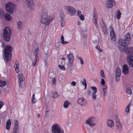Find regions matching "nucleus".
Listing matches in <instances>:
<instances>
[{"instance_id": "1", "label": "nucleus", "mask_w": 133, "mask_h": 133, "mask_svg": "<svg viewBox=\"0 0 133 133\" xmlns=\"http://www.w3.org/2000/svg\"><path fill=\"white\" fill-rule=\"evenodd\" d=\"M118 48L121 51L124 50L128 54L127 57L128 63L130 65L133 66V47L126 48L128 44H129L125 41V40L121 38H119L118 41Z\"/></svg>"}, {"instance_id": "2", "label": "nucleus", "mask_w": 133, "mask_h": 133, "mask_svg": "<svg viewBox=\"0 0 133 133\" xmlns=\"http://www.w3.org/2000/svg\"><path fill=\"white\" fill-rule=\"evenodd\" d=\"M42 13L41 17L40 22L46 26L49 25L52 22L53 19L52 16L48 15V12L47 9L42 10Z\"/></svg>"}, {"instance_id": "3", "label": "nucleus", "mask_w": 133, "mask_h": 133, "mask_svg": "<svg viewBox=\"0 0 133 133\" xmlns=\"http://www.w3.org/2000/svg\"><path fill=\"white\" fill-rule=\"evenodd\" d=\"M12 50V47L9 45H7L4 51L5 61L8 64L10 63V57Z\"/></svg>"}, {"instance_id": "4", "label": "nucleus", "mask_w": 133, "mask_h": 133, "mask_svg": "<svg viewBox=\"0 0 133 133\" xmlns=\"http://www.w3.org/2000/svg\"><path fill=\"white\" fill-rule=\"evenodd\" d=\"M3 32L2 33V36L4 40L6 42L9 41L10 39L12 31L10 28L6 27L3 29Z\"/></svg>"}, {"instance_id": "5", "label": "nucleus", "mask_w": 133, "mask_h": 133, "mask_svg": "<svg viewBox=\"0 0 133 133\" xmlns=\"http://www.w3.org/2000/svg\"><path fill=\"white\" fill-rule=\"evenodd\" d=\"M5 6L6 11L10 14H12L16 10L15 5L11 2H8Z\"/></svg>"}, {"instance_id": "6", "label": "nucleus", "mask_w": 133, "mask_h": 133, "mask_svg": "<svg viewBox=\"0 0 133 133\" xmlns=\"http://www.w3.org/2000/svg\"><path fill=\"white\" fill-rule=\"evenodd\" d=\"M51 131L52 133H64L63 130L57 123L52 127Z\"/></svg>"}, {"instance_id": "7", "label": "nucleus", "mask_w": 133, "mask_h": 133, "mask_svg": "<svg viewBox=\"0 0 133 133\" xmlns=\"http://www.w3.org/2000/svg\"><path fill=\"white\" fill-rule=\"evenodd\" d=\"M39 50L38 48H36L33 50V54L35 56L34 61L32 62L33 66H35L39 57Z\"/></svg>"}, {"instance_id": "8", "label": "nucleus", "mask_w": 133, "mask_h": 133, "mask_svg": "<svg viewBox=\"0 0 133 133\" xmlns=\"http://www.w3.org/2000/svg\"><path fill=\"white\" fill-rule=\"evenodd\" d=\"M64 9L66 12L71 16L74 15L76 12V10L71 6H65L64 7Z\"/></svg>"}, {"instance_id": "9", "label": "nucleus", "mask_w": 133, "mask_h": 133, "mask_svg": "<svg viewBox=\"0 0 133 133\" xmlns=\"http://www.w3.org/2000/svg\"><path fill=\"white\" fill-rule=\"evenodd\" d=\"M18 76L19 86L21 88H23L24 86V77L23 75L21 74H19Z\"/></svg>"}, {"instance_id": "10", "label": "nucleus", "mask_w": 133, "mask_h": 133, "mask_svg": "<svg viewBox=\"0 0 133 133\" xmlns=\"http://www.w3.org/2000/svg\"><path fill=\"white\" fill-rule=\"evenodd\" d=\"M67 57L69 61L68 64V66H72L74 60V57L72 53L70 52L69 54L67 55Z\"/></svg>"}, {"instance_id": "11", "label": "nucleus", "mask_w": 133, "mask_h": 133, "mask_svg": "<svg viewBox=\"0 0 133 133\" xmlns=\"http://www.w3.org/2000/svg\"><path fill=\"white\" fill-rule=\"evenodd\" d=\"M92 16L93 17L92 19L93 22L96 26V29H98V24L97 22L98 15L97 12L95 11H94L92 13Z\"/></svg>"}, {"instance_id": "12", "label": "nucleus", "mask_w": 133, "mask_h": 133, "mask_svg": "<svg viewBox=\"0 0 133 133\" xmlns=\"http://www.w3.org/2000/svg\"><path fill=\"white\" fill-rule=\"evenodd\" d=\"M121 71L120 68L117 67L115 70V79L116 81H118L120 79Z\"/></svg>"}, {"instance_id": "13", "label": "nucleus", "mask_w": 133, "mask_h": 133, "mask_svg": "<svg viewBox=\"0 0 133 133\" xmlns=\"http://www.w3.org/2000/svg\"><path fill=\"white\" fill-rule=\"evenodd\" d=\"M110 37L111 39L113 41H115L116 35L115 32L114 30V28L111 25L110 26Z\"/></svg>"}, {"instance_id": "14", "label": "nucleus", "mask_w": 133, "mask_h": 133, "mask_svg": "<svg viewBox=\"0 0 133 133\" xmlns=\"http://www.w3.org/2000/svg\"><path fill=\"white\" fill-rule=\"evenodd\" d=\"M94 117H89L87 120V124L91 127H94L96 124L95 123L93 122L94 119H95Z\"/></svg>"}, {"instance_id": "15", "label": "nucleus", "mask_w": 133, "mask_h": 133, "mask_svg": "<svg viewBox=\"0 0 133 133\" xmlns=\"http://www.w3.org/2000/svg\"><path fill=\"white\" fill-rule=\"evenodd\" d=\"M77 103L81 106H84L87 104L86 101L83 98H79L77 101Z\"/></svg>"}, {"instance_id": "16", "label": "nucleus", "mask_w": 133, "mask_h": 133, "mask_svg": "<svg viewBox=\"0 0 133 133\" xmlns=\"http://www.w3.org/2000/svg\"><path fill=\"white\" fill-rule=\"evenodd\" d=\"M14 126L13 128L12 133H17L19 128V123L17 120H16L15 121Z\"/></svg>"}, {"instance_id": "17", "label": "nucleus", "mask_w": 133, "mask_h": 133, "mask_svg": "<svg viewBox=\"0 0 133 133\" xmlns=\"http://www.w3.org/2000/svg\"><path fill=\"white\" fill-rule=\"evenodd\" d=\"M25 2L28 6L30 9H31L34 4L33 0H28L26 1Z\"/></svg>"}, {"instance_id": "18", "label": "nucleus", "mask_w": 133, "mask_h": 133, "mask_svg": "<svg viewBox=\"0 0 133 133\" xmlns=\"http://www.w3.org/2000/svg\"><path fill=\"white\" fill-rule=\"evenodd\" d=\"M116 125L117 130L119 132L121 131L122 130V125L119 120L116 121Z\"/></svg>"}, {"instance_id": "19", "label": "nucleus", "mask_w": 133, "mask_h": 133, "mask_svg": "<svg viewBox=\"0 0 133 133\" xmlns=\"http://www.w3.org/2000/svg\"><path fill=\"white\" fill-rule=\"evenodd\" d=\"M125 39L124 40H125V41L129 44H130L131 41V36L130 34L128 33L124 37Z\"/></svg>"}, {"instance_id": "20", "label": "nucleus", "mask_w": 133, "mask_h": 133, "mask_svg": "<svg viewBox=\"0 0 133 133\" xmlns=\"http://www.w3.org/2000/svg\"><path fill=\"white\" fill-rule=\"evenodd\" d=\"M60 16L61 17V26L62 27H64L65 25V17L62 14H61Z\"/></svg>"}, {"instance_id": "21", "label": "nucleus", "mask_w": 133, "mask_h": 133, "mask_svg": "<svg viewBox=\"0 0 133 133\" xmlns=\"http://www.w3.org/2000/svg\"><path fill=\"white\" fill-rule=\"evenodd\" d=\"M108 3L107 4V6L108 8H110L112 7L113 6L116 5V3L114 1L108 0Z\"/></svg>"}, {"instance_id": "22", "label": "nucleus", "mask_w": 133, "mask_h": 133, "mask_svg": "<svg viewBox=\"0 0 133 133\" xmlns=\"http://www.w3.org/2000/svg\"><path fill=\"white\" fill-rule=\"evenodd\" d=\"M129 67H123L122 72L125 75H127L129 73Z\"/></svg>"}, {"instance_id": "23", "label": "nucleus", "mask_w": 133, "mask_h": 133, "mask_svg": "<svg viewBox=\"0 0 133 133\" xmlns=\"http://www.w3.org/2000/svg\"><path fill=\"white\" fill-rule=\"evenodd\" d=\"M77 14L78 16L80 18L81 20L83 21L84 19V16L82 15L81 12L80 10H78L77 11Z\"/></svg>"}, {"instance_id": "24", "label": "nucleus", "mask_w": 133, "mask_h": 133, "mask_svg": "<svg viewBox=\"0 0 133 133\" xmlns=\"http://www.w3.org/2000/svg\"><path fill=\"white\" fill-rule=\"evenodd\" d=\"M114 125V122L112 120L110 119H109L108 120L107 125L109 127L111 128L113 127Z\"/></svg>"}, {"instance_id": "25", "label": "nucleus", "mask_w": 133, "mask_h": 133, "mask_svg": "<svg viewBox=\"0 0 133 133\" xmlns=\"http://www.w3.org/2000/svg\"><path fill=\"white\" fill-rule=\"evenodd\" d=\"M11 124V121H10V119H9L6 122V129L8 130H9L10 129V126Z\"/></svg>"}, {"instance_id": "26", "label": "nucleus", "mask_w": 133, "mask_h": 133, "mask_svg": "<svg viewBox=\"0 0 133 133\" xmlns=\"http://www.w3.org/2000/svg\"><path fill=\"white\" fill-rule=\"evenodd\" d=\"M71 103L68 100L65 101L63 104V107L65 108H68L69 105H70Z\"/></svg>"}, {"instance_id": "27", "label": "nucleus", "mask_w": 133, "mask_h": 133, "mask_svg": "<svg viewBox=\"0 0 133 133\" xmlns=\"http://www.w3.org/2000/svg\"><path fill=\"white\" fill-rule=\"evenodd\" d=\"M5 19L8 21H9L11 18L10 16L8 14H5L4 16Z\"/></svg>"}, {"instance_id": "28", "label": "nucleus", "mask_w": 133, "mask_h": 133, "mask_svg": "<svg viewBox=\"0 0 133 133\" xmlns=\"http://www.w3.org/2000/svg\"><path fill=\"white\" fill-rule=\"evenodd\" d=\"M4 12L2 9L0 8V18H3L4 15Z\"/></svg>"}, {"instance_id": "29", "label": "nucleus", "mask_w": 133, "mask_h": 133, "mask_svg": "<svg viewBox=\"0 0 133 133\" xmlns=\"http://www.w3.org/2000/svg\"><path fill=\"white\" fill-rule=\"evenodd\" d=\"M44 51V55L45 56L46 58L47 59L48 57V49H45L44 48L43 49Z\"/></svg>"}, {"instance_id": "30", "label": "nucleus", "mask_w": 133, "mask_h": 133, "mask_svg": "<svg viewBox=\"0 0 133 133\" xmlns=\"http://www.w3.org/2000/svg\"><path fill=\"white\" fill-rule=\"evenodd\" d=\"M22 22L20 21H18L17 23V24L18 28L19 29H21L22 27Z\"/></svg>"}, {"instance_id": "31", "label": "nucleus", "mask_w": 133, "mask_h": 133, "mask_svg": "<svg viewBox=\"0 0 133 133\" xmlns=\"http://www.w3.org/2000/svg\"><path fill=\"white\" fill-rule=\"evenodd\" d=\"M6 83L5 81H2L0 80V87H4Z\"/></svg>"}, {"instance_id": "32", "label": "nucleus", "mask_w": 133, "mask_h": 133, "mask_svg": "<svg viewBox=\"0 0 133 133\" xmlns=\"http://www.w3.org/2000/svg\"><path fill=\"white\" fill-rule=\"evenodd\" d=\"M126 92L127 94L131 95L132 92L131 89L130 88H128L126 90Z\"/></svg>"}, {"instance_id": "33", "label": "nucleus", "mask_w": 133, "mask_h": 133, "mask_svg": "<svg viewBox=\"0 0 133 133\" xmlns=\"http://www.w3.org/2000/svg\"><path fill=\"white\" fill-rule=\"evenodd\" d=\"M36 102V99L35 98V95L34 94L32 95V103L33 104Z\"/></svg>"}, {"instance_id": "34", "label": "nucleus", "mask_w": 133, "mask_h": 133, "mask_svg": "<svg viewBox=\"0 0 133 133\" xmlns=\"http://www.w3.org/2000/svg\"><path fill=\"white\" fill-rule=\"evenodd\" d=\"M121 13L119 10H118L117 12V17L118 19H120Z\"/></svg>"}, {"instance_id": "35", "label": "nucleus", "mask_w": 133, "mask_h": 133, "mask_svg": "<svg viewBox=\"0 0 133 133\" xmlns=\"http://www.w3.org/2000/svg\"><path fill=\"white\" fill-rule=\"evenodd\" d=\"M45 111H46L45 115L46 116H47L48 113H50L51 112H52L54 113V112L53 110H51V111H50L48 109L46 108V109H45Z\"/></svg>"}, {"instance_id": "36", "label": "nucleus", "mask_w": 133, "mask_h": 133, "mask_svg": "<svg viewBox=\"0 0 133 133\" xmlns=\"http://www.w3.org/2000/svg\"><path fill=\"white\" fill-rule=\"evenodd\" d=\"M91 89L94 90L93 93H96L97 92V89L96 87L95 86H91Z\"/></svg>"}, {"instance_id": "37", "label": "nucleus", "mask_w": 133, "mask_h": 133, "mask_svg": "<svg viewBox=\"0 0 133 133\" xmlns=\"http://www.w3.org/2000/svg\"><path fill=\"white\" fill-rule=\"evenodd\" d=\"M82 84L83 85L85 86V89L86 88L87 84L86 80L84 78L83 81L82 82Z\"/></svg>"}, {"instance_id": "38", "label": "nucleus", "mask_w": 133, "mask_h": 133, "mask_svg": "<svg viewBox=\"0 0 133 133\" xmlns=\"http://www.w3.org/2000/svg\"><path fill=\"white\" fill-rule=\"evenodd\" d=\"M100 74L102 77L103 78H105V76L104 74L103 70H101Z\"/></svg>"}, {"instance_id": "39", "label": "nucleus", "mask_w": 133, "mask_h": 133, "mask_svg": "<svg viewBox=\"0 0 133 133\" xmlns=\"http://www.w3.org/2000/svg\"><path fill=\"white\" fill-rule=\"evenodd\" d=\"M78 59H79L80 61V62L82 64H83L84 63V61L81 57H77Z\"/></svg>"}, {"instance_id": "40", "label": "nucleus", "mask_w": 133, "mask_h": 133, "mask_svg": "<svg viewBox=\"0 0 133 133\" xmlns=\"http://www.w3.org/2000/svg\"><path fill=\"white\" fill-rule=\"evenodd\" d=\"M52 84L53 85H55L56 83V79L55 78H52Z\"/></svg>"}, {"instance_id": "41", "label": "nucleus", "mask_w": 133, "mask_h": 133, "mask_svg": "<svg viewBox=\"0 0 133 133\" xmlns=\"http://www.w3.org/2000/svg\"><path fill=\"white\" fill-rule=\"evenodd\" d=\"M103 91V96H105L107 94V89H102Z\"/></svg>"}, {"instance_id": "42", "label": "nucleus", "mask_w": 133, "mask_h": 133, "mask_svg": "<svg viewBox=\"0 0 133 133\" xmlns=\"http://www.w3.org/2000/svg\"><path fill=\"white\" fill-rule=\"evenodd\" d=\"M96 48L100 52H102V49L100 48V47L98 45H97L96 46Z\"/></svg>"}, {"instance_id": "43", "label": "nucleus", "mask_w": 133, "mask_h": 133, "mask_svg": "<svg viewBox=\"0 0 133 133\" xmlns=\"http://www.w3.org/2000/svg\"><path fill=\"white\" fill-rule=\"evenodd\" d=\"M96 93H92V98L94 100H95L96 98Z\"/></svg>"}, {"instance_id": "44", "label": "nucleus", "mask_w": 133, "mask_h": 133, "mask_svg": "<svg viewBox=\"0 0 133 133\" xmlns=\"http://www.w3.org/2000/svg\"><path fill=\"white\" fill-rule=\"evenodd\" d=\"M130 106V105L128 104L125 110L126 112L127 113H128L129 111V107Z\"/></svg>"}, {"instance_id": "45", "label": "nucleus", "mask_w": 133, "mask_h": 133, "mask_svg": "<svg viewBox=\"0 0 133 133\" xmlns=\"http://www.w3.org/2000/svg\"><path fill=\"white\" fill-rule=\"evenodd\" d=\"M100 25L102 27H104V26H105V24L104 23V21L103 20H102L101 21V22H100Z\"/></svg>"}, {"instance_id": "46", "label": "nucleus", "mask_w": 133, "mask_h": 133, "mask_svg": "<svg viewBox=\"0 0 133 133\" xmlns=\"http://www.w3.org/2000/svg\"><path fill=\"white\" fill-rule=\"evenodd\" d=\"M15 68V70L17 73H18L19 72V67H14Z\"/></svg>"}, {"instance_id": "47", "label": "nucleus", "mask_w": 133, "mask_h": 133, "mask_svg": "<svg viewBox=\"0 0 133 133\" xmlns=\"http://www.w3.org/2000/svg\"><path fill=\"white\" fill-rule=\"evenodd\" d=\"M61 44H63V43L64 41V37L62 35L61 37Z\"/></svg>"}, {"instance_id": "48", "label": "nucleus", "mask_w": 133, "mask_h": 133, "mask_svg": "<svg viewBox=\"0 0 133 133\" xmlns=\"http://www.w3.org/2000/svg\"><path fill=\"white\" fill-rule=\"evenodd\" d=\"M105 81L103 79H102L101 81V84L102 85H104L105 84Z\"/></svg>"}, {"instance_id": "49", "label": "nucleus", "mask_w": 133, "mask_h": 133, "mask_svg": "<svg viewBox=\"0 0 133 133\" xmlns=\"http://www.w3.org/2000/svg\"><path fill=\"white\" fill-rule=\"evenodd\" d=\"M4 104V103L0 101V109L2 108Z\"/></svg>"}, {"instance_id": "50", "label": "nucleus", "mask_w": 133, "mask_h": 133, "mask_svg": "<svg viewBox=\"0 0 133 133\" xmlns=\"http://www.w3.org/2000/svg\"><path fill=\"white\" fill-rule=\"evenodd\" d=\"M58 96V94L57 93H55V95H53L52 96V97L53 98H56Z\"/></svg>"}, {"instance_id": "51", "label": "nucleus", "mask_w": 133, "mask_h": 133, "mask_svg": "<svg viewBox=\"0 0 133 133\" xmlns=\"http://www.w3.org/2000/svg\"><path fill=\"white\" fill-rule=\"evenodd\" d=\"M15 65H16V66H19V65L18 62L17 61H15Z\"/></svg>"}, {"instance_id": "52", "label": "nucleus", "mask_w": 133, "mask_h": 133, "mask_svg": "<svg viewBox=\"0 0 133 133\" xmlns=\"http://www.w3.org/2000/svg\"><path fill=\"white\" fill-rule=\"evenodd\" d=\"M103 85L102 89H107V86L105 84Z\"/></svg>"}, {"instance_id": "53", "label": "nucleus", "mask_w": 133, "mask_h": 133, "mask_svg": "<svg viewBox=\"0 0 133 133\" xmlns=\"http://www.w3.org/2000/svg\"><path fill=\"white\" fill-rule=\"evenodd\" d=\"M60 69L63 70H65V67H59Z\"/></svg>"}, {"instance_id": "54", "label": "nucleus", "mask_w": 133, "mask_h": 133, "mask_svg": "<svg viewBox=\"0 0 133 133\" xmlns=\"http://www.w3.org/2000/svg\"><path fill=\"white\" fill-rule=\"evenodd\" d=\"M71 84L73 86H75L76 85V83L75 82L73 81L72 82Z\"/></svg>"}, {"instance_id": "55", "label": "nucleus", "mask_w": 133, "mask_h": 133, "mask_svg": "<svg viewBox=\"0 0 133 133\" xmlns=\"http://www.w3.org/2000/svg\"><path fill=\"white\" fill-rule=\"evenodd\" d=\"M102 29L103 32L107 30L105 26L102 27Z\"/></svg>"}, {"instance_id": "56", "label": "nucleus", "mask_w": 133, "mask_h": 133, "mask_svg": "<svg viewBox=\"0 0 133 133\" xmlns=\"http://www.w3.org/2000/svg\"><path fill=\"white\" fill-rule=\"evenodd\" d=\"M87 94L89 96L90 94V92L89 90H88L87 91Z\"/></svg>"}, {"instance_id": "57", "label": "nucleus", "mask_w": 133, "mask_h": 133, "mask_svg": "<svg viewBox=\"0 0 133 133\" xmlns=\"http://www.w3.org/2000/svg\"><path fill=\"white\" fill-rule=\"evenodd\" d=\"M68 43H69L68 42H65V41H64V42L63 43V44H66Z\"/></svg>"}, {"instance_id": "58", "label": "nucleus", "mask_w": 133, "mask_h": 133, "mask_svg": "<svg viewBox=\"0 0 133 133\" xmlns=\"http://www.w3.org/2000/svg\"><path fill=\"white\" fill-rule=\"evenodd\" d=\"M104 33L105 34H108V32L107 31V30L104 31Z\"/></svg>"}, {"instance_id": "59", "label": "nucleus", "mask_w": 133, "mask_h": 133, "mask_svg": "<svg viewBox=\"0 0 133 133\" xmlns=\"http://www.w3.org/2000/svg\"><path fill=\"white\" fill-rule=\"evenodd\" d=\"M104 33L105 34H108V32L107 31V30L104 31Z\"/></svg>"}, {"instance_id": "60", "label": "nucleus", "mask_w": 133, "mask_h": 133, "mask_svg": "<svg viewBox=\"0 0 133 133\" xmlns=\"http://www.w3.org/2000/svg\"><path fill=\"white\" fill-rule=\"evenodd\" d=\"M68 1L70 2H72L75 1V0H68Z\"/></svg>"}, {"instance_id": "61", "label": "nucleus", "mask_w": 133, "mask_h": 133, "mask_svg": "<svg viewBox=\"0 0 133 133\" xmlns=\"http://www.w3.org/2000/svg\"><path fill=\"white\" fill-rule=\"evenodd\" d=\"M84 38L85 39H86L87 38V36L85 35H84Z\"/></svg>"}, {"instance_id": "62", "label": "nucleus", "mask_w": 133, "mask_h": 133, "mask_svg": "<svg viewBox=\"0 0 133 133\" xmlns=\"http://www.w3.org/2000/svg\"><path fill=\"white\" fill-rule=\"evenodd\" d=\"M45 66H46V65H47V64L48 63L46 61L45 59Z\"/></svg>"}, {"instance_id": "63", "label": "nucleus", "mask_w": 133, "mask_h": 133, "mask_svg": "<svg viewBox=\"0 0 133 133\" xmlns=\"http://www.w3.org/2000/svg\"><path fill=\"white\" fill-rule=\"evenodd\" d=\"M62 59L63 60V61H65V59H66V58H64V57H63L62 58Z\"/></svg>"}, {"instance_id": "64", "label": "nucleus", "mask_w": 133, "mask_h": 133, "mask_svg": "<svg viewBox=\"0 0 133 133\" xmlns=\"http://www.w3.org/2000/svg\"><path fill=\"white\" fill-rule=\"evenodd\" d=\"M54 57L55 58H56L57 57V55H56L55 56H54Z\"/></svg>"}]
</instances>
